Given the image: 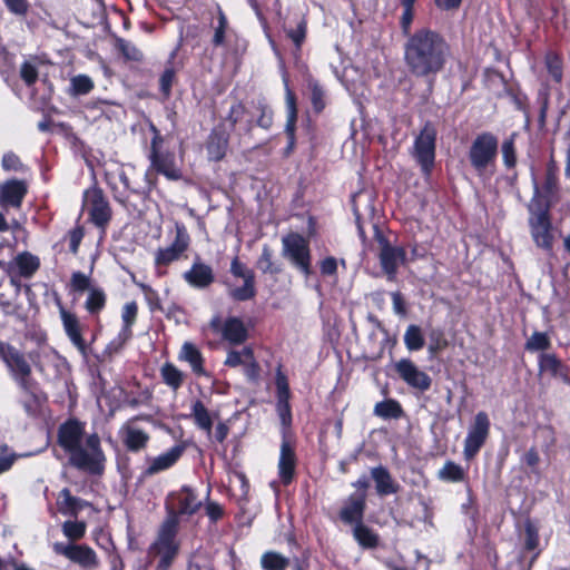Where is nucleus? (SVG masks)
Returning a JSON list of instances; mask_svg holds the SVG:
<instances>
[{
    "mask_svg": "<svg viewBox=\"0 0 570 570\" xmlns=\"http://www.w3.org/2000/svg\"><path fill=\"white\" fill-rule=\"evenodd\" d=\"M451 51L445 39L436 31L421 28L409 35L404 45V61L416 78L431 79L441 72Z\"/></svg>",
    "mask_w": 570,
    "mask_h": 570,
    "instance_id": "f257e3e1",
    "label": "nucleus"
},
{
    "mask_svg": "<svg viewBox=\"0 0 570 570\" xmlns=\"http://www.w3.org/2000/svg\"><path fill=\"white\" fill-rule=\"evenodd\" d=\"M58 443L69 454V463L91 474H100L105 468L106 456L98 434L85 438V424L71 419L60 425Z\"/></svg>",
    "mask_w": 570,
    "mask_h": 570,
    "instance_id": "f03ea898",
    "label": "nucleus"
},
{
    "mask_svg": "<svg viewBox=\"0 0 570 570\" xmlns=\"http://www.w3.org/2000/svg\"><path fill=\"white\" fill-rule=\"evenodd\" d=\"M179 520L175 513H168L161 522L155 540L147 550L149 563H155V570H169L180 549L177 539Z\"/></svg>",
    "mask_w": 570,
    "mask_h": 570,
    "instance_id": "7ed1b4c3",
    "label": "nucleus"
},
{
    "mask_svg": "<svg viewBox=\"0 0 570 570\" xmlns=\"http://www.w3.org/2000/svg\"><path fill=\"white\" fill-rule=\"evenodd\" d=\"M436 129L426 122L415 136L410 155L420 166L424 177H429L435 165Z\"/></svg>",
    "mask_w": 570,
    "mask_h": 570,
    "instance_id": "20e7f679",
    "label": "nucleus"
},
{
    "mask_svg": "<svg viewBox=\"0 0 570 570\" xmlns=\"http://www.w3.org/2000/svg\"><path fill=\"white\" fill-rule=\"evenodd\" d=\"M535 194H538V188H535ZM528 208L531 214L529 224L534 243L539 247L550 249L552 246V234L548 207L535 195L529 203Z\"/></svg>",
    "mask_w": 570,
    "mask_h": 570,
    "instance_id": "39448f33",
    "label": "nucleus"
},
{
    "mask_svg": "<svg viewBox=\"0 0 570 570\" xmlns=\"http://www.w3.org/2000/svg\"><path fill=\"white\" fill-rule=\"evenodd\" d=\"M497 155V137L490 132H483L472 141L469 150V160L478 175L481 176L494 166Z\"/></svg>",
    "mask_w": 570,
    "mask_h": 570,
    "instance_id": "423d86ee",
    "label": "nucleus"
},
{
    "mask_svg": "<svg viewBox=\"0 0 570 570\" xmlns=\"http://www.w3.org/2000/svg\"><path fill=\"white\" fill-rule=\"evenodd\" d=\"M282 255L305 276L312 273L311 250L306 238L297 233H291L282 238Z\"/></svg>",
    "mask_w": 570,
    "mask_h": 570,
    "instance_id": "0eeeda50",
    "label": "nucleus"
},
{
    "mask_svg": "<svg viewBox=\"0 0 570 570\" xmlns=\"http://www.w3.org/2000/svg\"><path fill=\"white\" fill-rule=\"evenodd\" d=\"M52 550L56 554L62 556L69 561L87 570H94L99 566V558L97 553L87 544L55 542L52 544Z\"/></svg>",
    "mask_w": 570,
    "mask_h": 570,
    "instance_id": "6e6552de",
    "label": "nucleus"
},
{
    "mask_svg": "<svg viewBox=\"0 0 570 570\" xmlns=\"http://www.w3.org/2000/svg\"><path fill=\"white\" fill-rule=\"evenodd\" d=\"M379 261L389 281H394L397 269L406 262V252L401 246L392 245L383 235L376 234Z\"/></svg>",
    "mask_w": 570,
    "mask_h": 570,
    "instance_id": "1a4fd4ad",
    "label": "nucleus"
},
{
    "mask_svg": "<svg viewBox=\"0 0 570 570\" xmlns=\"http://www.w3.org/2000/svg\"><path fill=\"white\" fill-rule=\"evenodd\" d=\"M0 355L20 387L24 391H29L31 389V367L23 354L8 345L0 347Z\"/></svg>",
    "mask_w": 570,
    "mask_h": 570,
    "instance_id": "9d476101",
    "label": "nucleus"
},
{
    "mask_svg": "<svg viewBox=\"0 0 570 570\" xmlns=\"http://www.w3.org/2000/svg\"><path fill=\"white\" fill-rule=\"evenodd\" d=\"M151 421L147 414L137 415L127 420L119 430V435L126 449L130 452H139L147 446L149 433L138 426V421Z\"/></svg>",
    "mask_w": 570,
    "mask_h": 570,
    "instance_id": "9b49d317",
    "label": "nucleus"
},
{
    "mask_svg": "<svg viewBox=\"0 0 570 570\" xmlns=\"http://www.w3.org/2000/svg\"><path fill=\"white\" fill-rule=\"evenodd\" d=\"M190 243V237L187 228L181 223L175 224V238L173 243L165 248H159L155 254V264L157 266H167L170 263L178 261L180 256L187 250Z\"/></svg>",
    "mask_w": 570,
    "mask_h": 570,
    "instance_id": "f8f14e48",
    "label": "nucleus"
},
{
    "mask_svg": "<svg viewBox=\"0 0 570 570\" xmlns=\"http://www.w3.org/2000/svg\"><path fill=\"white\" fill-rule=\"evenodd\" d=\"M490 431V420L485 412H478L464 440L463 454L472 459L484 444Z\"/></svg>",
    "mask_w": 570,
    "mask_h": 570,
    "instance_id": "ddd939ff",
    "label": "nucleus"
},
{
    "mask_svg": "<svg viewBox=\"0 0 570 570\" xmlns=\"http://www.w3.org/2000/svg\"><path fill=\"white\" fill-rule=\"evenodd\" d=\"M85 204L91 222L96 226L104 227L110 220L111 209L101 189L90 188L86 190Z\"/></svg>",
    "mask_w": 570,
    "mask_h": 570,
    "instance_id": "4468645a",
    "label": "nucleus"
},
{
    "mask_svg": "<svg viewBox=\"0 0 570 570\" xmlns=\"http://www.w3.org/2000/svg\"><path fill=\"white\" fill-rule=\"evenodd\" d=\"M399 376L411 387L425 392L431 387V377L410 358H401L394 365Z\"/></svg>",
    "mask_w": 570,
    "mask_h": 570,
    "instance_id": "2eb2a0df",
    "label": "nucleus"
},
{
    "mask_svg": "<svg viewBox=\"0 0 570 570\" xmlns=\"http://www.w3.org/2000/svg\"><path fill=\"white\" fill-rule=\"evenodd\" d=\"M167 501L171 507L169 513H175L177 517L179 514H194L202 507V500L189 487H183L170 493Z\"/></svg>",
    "mask_w": 570,
    "mask_h": 570,
    "instance_id": "dca6fc26",
    "label": "nucleus"
},
{
    "mask_svg": "<svg viewBox=\"0 0 570 570\" xmlns=\"http://www.w3.org/2000/svg\"><path fill=\"white\" fill-rule=\"evenodd\" d=\"M58 308L66 335L77 350L85 355L87 346L82 336V325L79 317L75 313L66 309L61 303H58Z\"/></svg>",
    "mask_w": 570,
    "mask_h": 570,
    "instance_id": "f3484780",
    "label": "nucleus"
},
{
    "mask_svg": "<svg viewBox=\"0 0 570 570\" xmlns=\"http://www.w3.org/2000/svg\"><path fill=\"white\" fill-rule=\"evenodd\" d=\"M184 279L195 288H207L215 281V274L213 268L197 258L190 269L184 273Z\"/></svg>",
    "mask_w": 570,
    "mask_h": 570,
    "instance_id": "a211bd4d",
    "label": "nucleus"
},
{
    "mask_svg": "<svg viewBox=\"0 0 570 570\" xmlns=\"http://www.w3.org/2000/svg\"><path fill=\"white\" fill-rule=\"evenodd\" d=\"M150 169L157 174L164 175L169 180H178L181 178V173L175 163V156L170 153H154L149 154Z\"/></svg>",
    "mask_w": 570,
    "mask_h": 570,
    "instance_id": "6ab92c4d",
    "label": "nucleus"
},
{
    "mask_svg": "<svg viewBox=\"0 0 570 570\" xmlns=\"http://www.w3.org/2000/svg\"><path fill=\"white\" fill-rule=\"evenodd\" d=\"M229 142V130L224 125L215 128L207 142V153L210 160H222L227 151Z\"/></svg>",
    "mask_w": 570,
    "mask_h": 570,
    "instance_id": "aec40b11",
    "label": "nucleus"
},
{
    "mask_svg": "<svg viewBox=\"0 0 570 570\" xmlns=\"http://www.w3.org/2000/svg\"><path fill=\"white\" fill-rule=\"evenodd\" d=\"M296 466V454L294 446L284 439L281 444V453L278 460V474L284 484H288L294 476Z\"/></svg>",
    "mask_w": 570,
    "mask_h": 570,
    "instance_id": "412c9836",
    "label": "nucleus"
},
{
    "mask_svg": "<svg viewBox=\"0 0 570 570\" xmlns=\"http://www.w3.org/2000/svg\"><path fill=\"white\" fill-rule=\"evenodd\" d=\"M27 193V186L23 181L12 179L4 183L0 189V204L19 208Z\"/></svg>",
    "mask_w": 570,
    "mask_h": 570,
    "instance_id": "4be33fe9",
    "label": "nucleus"
},
{
    "mask_svg": "<svg viewBox=\"0 0 570 570\" xmlns=\"http://www.w3.org/2000/svg\"><path fill=\"white\" fill-rule=\"evenodd\" d=\"M178 360L189 364L193 373L197 376H208L204 367V356L200 350L191 342H185L178 353Z\"/></svg>",
    "mask_w": 570,
    "mask_h": 570,
    "instance_id": "5701e85b",
    "label": "nucleus"
},
{
    "mask_svg": "<svg viewBox=\"0 0 570 570\" xmlns=\"http://www.w3.org/2000/svg\"><path fill=\"white\" fill-rule=\"evenodd\" d=\"M184 452V448L181 445H175L169 449L167 452L159 454L150 459L148 462V466L145 471L146 475H154L161 471H165L171 468L181 456Z\"/></svg>",
    "mask_w": 570,
    "mask_h": 570,
    "instance_id": "b1692460",
    "label": "nucleus"
},
{
    "mask_svg": "<svg viewBox=\"0 0 570 570\" xmlns=\"http://www.w3.org/2000/svg\"><path fill=\"white\" fill-rule=\"evenodd\" d=\"M371 476L375 482L376 492L384 497L394 494L399 491L400 485L393 480L387 469L384 466H375L371 470Z\"/></svg>",
    "mask_w": 570,
    "mask_h": 570,
    "instance_id": "393cba45",
    "label": "nucleus"
},
{
    "mask_svg": "<svg viewBox=\"0 0 570 570\" xmlns=\"http://www.w3.org/2000/svg\"><path fill=\"white\" fill-rule=\"evenodd\" d=\"M57 505L62 514L76 517L88 503L77 497H73L69 489L65 488L59 492Z\"/></svg>",
    "mask_w": 570,
    "mask_h": 570,
    "instance_id": "a878e982",
    "label": "nucleus"
},
{
    "mask_svg": "<svg viewBox=\"0 0 570 570\" xmlns=\"http://www.w3.org/2000/svg\"><path fill=\"white\" fill-rule=\"evenodd\" d=\"M223 337L230 344H242L247 338V330L237 317H229L223 326Z\"/></svg>",
    "mask_w": 570,
    "mask_h": 570,
    "instance_id": "bb28decb",
    "label": "nucleus"
},
{
    "mask_svg": "<svg viewBox=\"0 0 570 570\" xmlns=\"http://www.w3.org/2000/svg\"><path fill=\"white\" fill-rule=\"evenodd\" d=\"M365 509V495L354 497L348 499L347 504L341 511V519L346 523H358L363 518Z\"/></svg>",
    "mask_w": 570,
    "mask_h": 570,
    "instance_id": "cd10ccee",
    "label": "nucleus"
},
{
    "mask_svg": "<svg viewBox=\"0 0 570 570\" xmlns=\"http://www.w3.org/2000/svg\"><path fill=\"white\" fill-rule=\"evenodd\" d=\"M285 89H286L285 102H286V111H287L285 132L287 134V136L289 138V146L292 147L294 145L295 124L297 120L296 98L287 85H286Z\"/></svg>",
    "mask_w": 570,
    "mask_h": 570,
    "instance_id": "c85d7f7f",
    "label": "nucleus"
},
{
    "mask_svg": "<svg viewBox=\"0 0 570 570\" xmlns=\"http://www.w3.org/2000/svg\"><path fill=\"white\" fill-rule=\"evenodd\" d=\"M14 266L18 268L20 276L29 278L38 271L40 262L37 256L24 252L14 258Z\"/></svg>",
    "mask_w": 570,
    "mask_h": 570,
    "instance_id": "c756f323",
    "label": "nucleus"
},
{
    "mask_svg": "<svg viewBox=\"0 0 570 570\" xmlns=\"http://www.w3.org/2000/svg\"><path fill=\"white\" fill-rule=\"evenodd\" d=\"M465 478V470L460 464L450 460L438 471V479L444 482H463Z\"/></svg>",
    "mask_w": 570,
    "mask_h": 570,
    "instance_id": "7c9ffc66",
    "label": "nucleus"
},
{
    "mask_svg": "<svg viewBox=\"0 0 570 570\" xmlns=\"http://www.w3.org/2000/svg\"><path fill=\"white\" fill-rule=\"evenodd\" d=\"M160 376L163 382L174 391H177L183 385L185 379V374L169 362L160 367Z\"/></svg>",
    "mask_w": 570,
    "mask_h": 570,
    "instance_id": "2f4dec72",
    "label": "nucleus"
},
{
    "mask_svg": "<svg viewBox=\"0 0 570 570\" xmlns=\"http://www.w3.org/2000/svg\"><path fill=\"white\" fill-rule=\"evenodd\" d=\"M191 416L195 421V424L204 430L208 436L212 435L213 420L205 407L204 403L199 400L195 401L191 406Z\"/></svg>",
    "mask_w": 570,
    "mask_h": 570,
    "instance_id": "473e14b6",
    "label": "nucleus"
},
{
    "mask_svg": "<svg viewBox=\"0 0 570 570\" xmlns=\"http://www.w3.org/2000/svg\"><path fill=\"white\" fill-rule=\"evenodd\" d=\"M539 366L542 372H548L561 379L567 377V367L554 354H541Z\"/></svg>",
    "mask_w": 570,
    "mask_h": 570,
    "instance_id": "72a5a7b5",
    "label": "nucleus"
},
{
    "mask_svg": "<svg viewBox=\"0 0 570 570\" xmlns=\"http://www.w3.org/2000/svg\"><path fill=\"white\" fill-rule=\"evenodd\" d=\"M107 295L102 288L92 287L89 288L87 299L85 302V308L90 315L99 314L106 306Z\"/></svg>",
    "mask_w": 570,
    "mask_h": 570,
    "instance_id": "f704fd0d",
    "label": "nucleus"
},
{
    "mask_svg": "<svg viewBox=\"0 0 570 570\" xmlns=\"http://www.w3.org/2000/svg\"><path fill=\"white\" fill-rule=\"evenodd\" d=\"M138 314V306L136 302H128L124 305L122 312H121V318L124 322V328L119 335L121 338L122 344L125 341H127L131 336V326L136 322Z\"/></svg>",
    "mask_w": 570,
    "mask_h": 570,
    "instance_id": "c9c22d12",
    "label": "nucleus"
},
{
    "mask_svg": "<svg viewBox=\"0 0 570 570\" xmlns=\"http://www.w3.org/2000/svg\"><path fill=\"white\" fill-rule=\"evenodd\" d=\"M94 87V80L89 76L77 75L70 79L68 94L72 97L88 95Z\"/></svg>",
    "mask_w": 570,
    "mask_h": 570,
    "instance_id": "e433bc0d",
    "label": "nucleus"
},
{
    "mask_svg": "<svg viewBox=\"0 0 570 570\" xmlns=\"http://www.w3.org/2000/svg\"><path fill=\"white\" fill-rule=\"evenodd\" d=\"M402 413L400 403L392 399L379 402L374 406V414L382 419H397Z\"/></svg>",
    "mask_w": 570,
    "mask_h": 570,
    "instance_id": "4c0bfd02",
    "label": "nucleus"
},
{
    "mask_svg": "<svg viewBox=\"0 0 570 570\" xmlns=\"http://www.w3.org/2000/svg\"><path fill=\"white\" fill-rule=\"evenodd\" d=\"M61 530L69 542L76 543V541L81 540L85 537L87 524L85 521L68 520L62 523Z\"/></svg>",
    "mask_w": 570,
    "mask_h": 570,
    "instance_id": "58836bf2",
    "label": "nucleus"
},
{
    "mask_svg": "<svg viewBox=\"0 0 570 570\" xmlns=\"http://www.w3.org/2000/svg\"><path fill=\"white\" fill-rule=\"evenodd\" d=\"M243 281V286L229 289V296L235 301H248L256 294L254 275H247V278Z\"/></svg>",
    "mask_w": 570,
    "mask_h": 570,
    "instance_id": "ea45409f",
    "label": "nucleus"
},
{
    "mask_svg": "<svg viewBox=\"0 0 570 570\" xmlns=\"http://www.w3.org/2000/svg\"><path fill=\"white\" fill-rule=\"evenodd\" d=\"M404 344L409 351H419L424 344V336L417 325L411 324L404 333Z\"/></svg>",
    "mask_w": 570,
    "mask_h": 570,
    "instance_id": "a19ab883",
    "label": "nucleus"
},
{
    "mask_svg": "<svg viewBox=\"0 0 570 570\" xmlns=\"http://www.w3.org/2000/svg\"><path fill=\"white\" fill-rule=\"evenodd\" d=\"M288 559L277 552H266L262 556L261 564L264 570H285Z\"/></svg>",
    "mask_w": 570,
    "mask_h": 570,
    "instance_id": "79ce46f5",
    "label": "nucleus"
},
{
    "mask_svg": "<svg viewBox=\"0 0 570 570\" xmlns=\"http://www.w3.org/2000/svg\"><path fill=\"white\" fill-rule=\"evenodd\" d=\"M353 533L356 541L365 548H374L377 544L376 534L361 522L355 524Z\"/></svg>",
    "mask_w": 570,
    "mask_h": 570,
    "instance_id": "37998d69",
    "label": "nucleus"
},
{
    "mask_svg": "<svg viewBox=\"0 0 570 570\" xmlns=\"http://www.w3.org/2000/svg\"><path fill=\"white\" fill-rule=\"evenodd\" d=\"M252 354L253 350L248 346L244 347L242 351H229L225 360V365L230 367H236L238 365L244 366L246 361L252 357Z\"/></svg>",
    "mask_w": 570,
    "mask_h": 570,
    "instance_id": "c03bdc74",
    "label": "nucleus"
},
{
    "mask_svg": "<svg viewBox=\"0 0 570 570\" xmlns=\"http://www.w3.org/2000/svg\"><path fill=\"white\" fill-rule=\"evenodd\" d=\"M514 137L515 134L511 135L501 146L503 163L508 168L514 167L517 163Z\"/></svg>",
    "mask_w": 570,
    "mask_h": 570,
    "instance_id": "a18cd8bd",
    "label": "nucleus"
},
{
    "mask_svg": "<svg viewBox=\"0 0 570 570\" xmlns=\"http://www.w3.org/2000/svg\"><path fill=\"white\" fill-rule=\"evenodd\" d=\"M550 347V338L546 333L534 332L527 341L525 348L528 351H543Z\"/></svg>",
    "mask_w": 570,
    "mask_h": 570,
    "instance_id": "49530a36",
    "label": "nucleus"
},
{
    "mask_svg": "<svg viewBox=\"0 0 570 570\" xmlns=\"http://www.w3.org/2000/svg\"><path fill=\"white\" fill-rule=\"evenodd\" d=\"M308 89L311 92V101H312L313 108L317 112L322 111L325 107L323 88L316 81H309Z\"/></svg>",
    "mask_w": 570,
    "mask_h": 570,
    "instance_id": "de8ad7c7",
    "label": "nucleus"
},
{
    "mask_svg": "<svg viewBox=\"0 0 570 570\" xmlns=\"http://www.w3.org/2000/svg\"><path fill=\"white\" fill-rule=\"evenodd\" d=\"M546 65L551 78L556 82H560L562 79V67L560 58L553 53H549L546 58Z\"/></svg>",
    "mask_w": 570,
    "mask_h": 570,
    "instance_id": "09e8293b",
    "label": "nucleus"
},
{
    "mask_svg": "<svg viewBox=\"0 0 570 570\" xmlns=\"http://www.w3.org/2000/svg\"><path fill=\"white\" fill-rule=\"evenodd\" d=\"M246 114V108L240 102H235L230 106L228 115L225 117V121L229 124L230 130L243 120Z\"/></svg>",
    "mask_w": 570,
    "mask_h": 570,
    "instance_id": "8fccbe9b",
    "label": "nucleus"
},
{
    "mask_svg": "<svg viewBox=\"0 0 570 570\" xmlns=\"http://www.w3.org/2000/svg\"><path fill=\"white\" fill-rule=\"evenodd\" d=\"M257 266L263 273L273 274L279 272L277 267H274V264L272 262V250L269 249L268 246L263 247L262 255L257 262Z\"/></svg>",
    "mask_w": 570,
    "mask_h": 570,
    "instance_id": "3c124183",
    "label": "nucleus"
},
{
    "mask_svg": "<svg viewBox=\"0 0 570 570\" xmlns=\"http://www.w3.org/2000/svg\"><path fill=\"white\" fill-rule=\"evenodd\" d=\"M118 48L129 60L139 61L142 59V52L131 42L120 39L118 41Z\"/></svg>",
    "mask_w": 570,
    "mask_h": 570,
    "instance_id": "603ef678",
    "label": "nucleus"
},
{
    "mask_svg": "<svg viewBox=\"0 0 570 570\" xmlns=\"http://www.w3.org/2000/svg\"><path fill=\"white\" fill-rule=\"evenodd\" d=\"M524 547L527 550L532 551L539 544L538 529L530 521H527L524 525Z\"/></svg>",
    "mask_w": 570,
    "mask_h": 570,
    "instance_id": "864d4df0",
    "label": "nucleus"
},
{
    "mask_svg": "<svg viewBox=\"0 0 570 570\" xmlns=\"http://www.w3.org/2000/svg\"><path fill=\"white\" fill-rule=\"evenodd\" d=\"M70 285L76 292H85L94 286H90V278L86 274L81 272H75L71 275Z\"/></svg>",
    "mask_w": 570,
    "mask_h": 570,
    "instance_id": "5fc2aeb1",
    "label": "nucleus"
},
{
    "mask_svg": "<svg viewBox=\"0 0 570 570\" xmlns=\"http://www.w3.org/2000/svg\"><path fill=\"white\" fill-rule=\"evenodd\" d=\"M16 460V454L4 443H0V474L8 471Z\"/></svg>",
    "mask_w": 570,
    "mask_h": 570,
    "instance_id": "6e6d98bb",
    "label": "nucleus"
},
{
    "mask_svg": "<svg viewBox=\"0 0 570 570\" xmlns=\"http://www.w3.org/2000/svg\"><path fill=\"white\" fill-rule=\"evenodd\" d=\"M175 75H176V72H175L174 68L169 67V68H166L165 71L163 72V75L160 76V79H159L160 90L166 98L170 96L171 87L175 81Z\"/></svg>",
    "mask_w": 570,
    "mask_h": 570,
    "instance_id": "4d7b16f0",
    "label": "nucleus"
},
{
    "mask_svg": "<svg viewBox=\"0 0 570 570\" xmlns=\"http://www.w3.org/2000/svg\"><path fill=\"white\" fill-rule=\"evenodd\" d=\"M227 28V18L222 11V9H218V26L215 29L213 42L215 46H220L224 42L225 39V31Z\"/></svg>",
    "mask_w": 570,
    "mask_h": 570,
    "instance_id": "13d9d810",
    "label": "nucleus"
},
{
    "mask_svg": "<svg viewBox=\"0 0 570 570\" xmlns=\"http://www.w3.org/2000/svg\"><path fill=\"white\" fill-rule=\"evenodd\" d=\"M20 77L26 82V85H33L38 79V70L36 66L30 62H23L20 68Z\"/></svg>",
    "mask_w": 570,
    "mask_h": 570,
    "instance_id": "bf43d9fd",
    "label": "nucleus"
},
{
    "mask_svg": "<svg viewBox=\"0 0 570 570\" xmlns=\"http://www.w3.org/2000/svg\"><path fill=\"white\" fill-rule=\"evenodd\" d=\"M288 400L289 397L277 399V412L283 425H288L291 422V407Z\"/></svg>",
    "mask_w": 570,
    "mask_h": 570,
    "instance_id": "052dcab7",
    "label": "nucleus"
},
{
    "mask_svg": "<svg viewBox=\"0 0 570 570\" xmlns=\"http://www.w3.org/2000/svg\"><path fill=\"white\" fill-rule=\"evenodd\" d=\"M0 307L6 315H17L19 313V306L14 299L6 296L2 292H0Z\"/></svg>",
    "mask_w": 570,
    "mask_h": 570,
    "instance_id": "680f3d73",
    "label": "nucleus"
},
{
    "mask_svg": "<svg viewBox=\"0 0 570 570\" xmlns=\"http://www.w3.org/2000/svg\"><path fill=\"white\" fill-rule=\"evenodd\" d=\"M244 373L249 381L256 382L259 379V365L255 361L254 353L244 364Z\"/></svg>",
    "mask_w": 570,
    "mask_h": 570,
    "instance_id": "e2e57ef3",
    "label": "nucleus"
},
{
    "mask_svg": "<svg viewBox=\"0 0 570 570\" xmlns=\"http://www.w3.org/2000/svg\"><path fill=\"white\" fill-rule=\"evenodd\" d=\"M8 10L17 16H24L28 11L27 0H3Z\"/></svg>",
    "mask_w": 570,
    "mask_h": 570,
    "instance_id": "0e129e2a",
    "label": "nucleus"
},
{
    "mask_svg": "<svg viewBox=\"0 0 570 570\" xmlns=\"http://www.w3.org/2000/svg\"><path fill=\"white\" fill-rule=\"evenodd\" d=\"M261 115L257 119V126L268 129L273 125V111L266 105H259Z\"/></svg>",
    "mask_w": 570,
    "mask_h": 570,
    "instance_id": "69168bd1",
    "label": "nucleus"
},
{
    "mask_svg": "<svg viewBox=\"0 0 570 570\" xmlns=\"http://www.w3.org/2000/svg\"><path fill=\"white\" fill-rule=\"evenodd\" d=\"M306 35V24L304 21L298 22L296 29H291L287 31V36L293 40L297 48L301 47L305 39Z\"/></svg>",
    "mask_w": 570,
    "mask_h": 570,
    "instance_id": "338daca9",
    "label": "nucleus"
},
{
    "mask_svg": "<svg viewBox=\"0 0 570 570\" xmlns=\"http://www.w3.org/2000/svg\"><path fill=\"white\" fill-rule=\"evenodd\" d=\"M68 237H69V248H70V252L72 254H77L79 245H80V243L82 240V237H83L82 228L77 227V228L71 229L69 232V234H68Z\"/></svg>",
    "mask_w": 570,
    "mask_h": 570,
    "instance_id": "774afa93",
    "label": "nucleus"
}]
</instances>
